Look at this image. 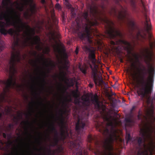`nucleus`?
I'll use <instances>...</instances> for the list:
<instances>
[{"label":"nucleus","instance_id":"59","mask_svg":"<svg viewBox=\"0 0 155 155\" xmlns=\"http://www.w3.org/2000/svg\"><path fill=\"white\" fill-rule=\"evenodd\" d=\"M40 103L41 104H42V105H44V104H43V103L42 102V101H41V102H40Z\"/></svg>","mask_w":155,"mask_h":155},{"label":"nucleus","instance_id":"44","mask_svg":"<svg viewBox=\"0 0 155 155\" xmlns=\"http://www.w3.org/2000/svg\"><path fill=\"white\" fill-rule=\"evenodd\" d=\"M89 86L91 88H92L94 86V84H93L90 83L89 84Z\"/></svg>","mask_w":155,"mask_h":155},{"label":"nucleus","instance_id":"1","mask_svg":"<svg viewBox=\"0 0 155 155\" xmlns=\"http://www.w3.org/2000/svg\"><path fill=\"white\" fill-rule=\"evenodd\" d=\"M90 14L94 18L95 21L90 20L88 18V13L85 12L83 13L82 17L77 18L76 19L77 24L75 27L73 28V31L77 33L79 37L83 43L91 45L93 44L92 36L90 34V29L91 26L96 25L98 24L96 19H99L105 23V33L110 38H114L117 37H120L122 34L120 31L114 27V23L108 19L103 13L101 17V13L98 10L95 5L93 7L90 5L89 7Z\"/></svg>","mask_w":155,"mask_h":155},{"label":"nucleus","instance_id":"38","mask_svg":"<svg viewBox=\"0 0 155 155\" xmlns=\"http://www.w3.org/2000/svg\"><path fill=\"white\" fill-rule=\"evenodd\" d=\"M49 64L52 67H55V65L51 61L50 62Z\"/></svg>","mask_w":155,"mask_h":155},{"label":"nucleus","instance_id":"6","mask_svg":"<svg viewBox=\"0 0 155 155\" xmlns=\"http://www.w3.org/2000/svg\"><path fill=\"white\" fill-rule=\"evenodd\" d=\"M34 30V31L31 32V35L30 36H27L25 34L23 35V37L25 38V40L24 41L22 44V47H25L28 46L27 42L29 41H31V44L32 45H37L36 47V48L39 50H41L42 49L41 48V47L39 43L40 41V39L39 37L36 35L33 38L32 37V34H35V30Z\"/></svg>","mask_w":155,"mask_h":155},{"label":"nucleus","instance_id":"14","mask_svg":"<svg viewBox=\"0 0 155 155\" xmlns=\"http://www.w3.org/2000/svg\"><path fill=\"white\" fill-rule=\"evenodd\" d=\"M89 66L91 68L92 70V75L93 77V80L95 84H97V80L100 77L98 76L97 74V71L93 70V68L92 66L90 64H89Z\"/></svg>","mask_w":155,"mask_h":155},{"label":"nucleus","instance_id":"18","mask_svg":"<svg viewBox=\"0 0 155 155\" xmlns=\"http://www.w3.org/2000/svg\"><path fill=\"white\" fill-rule=\"evenodd\" d=\"M146 36V34L144 33V35H143L141 34V33L140 31H139L137 32L135 36V38L137 40L140 41L141 40V38L145 39Z\"/></svg>","mask_w":155,"mask_h":155},{"label":"nucleus","instance_id":"56","mask_svg":"<svg viewBox=\"0 0 155 155\" xmlns=\"http://www.w3.org/2000/svg\"><path fill=\"white\" fill-rule=\"evenodd\" d=\"M18 116L21 118L22 117V114H20L19 115H18Z\"/></svg>","mask_w":155,"mask_h":155},{"label":"nucleus","instance_id":"51","mask_svg":"<svg viewBox=\"0 0 155 155\" xmlns=\"http://www.w3.org/2000/svg\"><path fill=\"white\" fill-rule=\"evenodd\" d=\"M54 11V9H53V10L52 13V16H53V17L55 15Z\"/></svg>","mask_w":155,"mask_h":155},{"label":"nucleus","instance_id":"15","mask_svg":"<svg viewBox=\"0 0 155 155\" xmlns=\"http://www.w3.org/2000/svg\"><path fill=\"white\" fill-rule=\"evenodd\" d=\"M87 142L90 143H94L96 144L97 142V138L95 136H92L91 134H89L87 137Z\"/></svg>","mask_w":155,"mask_h":155},{"label":"nucleus","instance_id":"45","mask_svg":"<svg viewBox=\"0 0 155 155\" xmlns=\"http://www.w3.org/2000/svg\"><path fill=\"white\" fill-rule=\"evenodd\" d=\"M28 12H25L24 14V15L26 17H27L28 16Z\"/></svg>","mask_w":155,"mask_h":155},{"label":"nucleus","instance_id":"3","mask_svg":"<svg viewBox=\"0 0 155 155\" xmlns=\"http://www.w3.org/2000/svg\"><path fill=\"white\" fill-rule=\"evenodd\" d=\"M11 12L15 13V16H8L4 12L0 14V32L5 35L8 34L14 36L16 32L14 29L11 28L8 30L6 29L7 27L12 25L17 28L18 33L23 31L24 34L30 36L31 32L34 31V29L26 23L23 22L21 18V14H17L12 8Z\"/></svg>","mask_w":155,"mask_h":155},{"label":"nucleus","instance_id":"30","mask_svg":"<svg viewBox=\"0 0 155 155\" xmlns=\"http://www.w3.org/2000/svg\"><path fill=\"white\" fill-rule=\"evenodd\" d=\"M43 73L44 74V75L45 76V77L42 79V81H43V82L44 83V84H43V86H42V88L43 89H44V86H45V84H46V82L45 79V77L46 75V74L45 73V72H43Z\"/></svg>","mask_w":155,"mask_h":155},{"label":"nucleus","instance_id":"43","mask_svg":"<svg viewBox=\"0 0 155 155\" xmlns=\"http://www.w3.org/2000/svg\"><path fill=\"white\" fill-rule=\"evenodd\" d=\"M131 139V137L130 134H128L127 136V140H130Z\"/></svg>","mask_w":155,"mask_h":155},{"label":"nucleus","instance_id":"16","mask_svg":"<svg viewBox=\"0 0 155 155\" xmlns=\"http://www.w3.org/2000/svg\"><path fill=\"white\" fill-rule=\"evenodd\" d=\"M120 41L122 44L127 46L126 48L127 53L129 54H130L131 51H130V43L124 40H120Z\"/></svg>","mask_w":155,"mask_h":155},{"label":"nucleus","instance_id":"46","mask_svg":"<svg viewBox=\"0 0 155 155\" xmlns=\"http://www.w3.org/2000/svg\"><path fill=\"white\" fill-rule=\"evenodd\" d=\"M3 136L4 138H6L7 137L6 134L5 133H3Z\"/></svg>","mask_w":155,"mask_h":155},{"label":"nucleus","instance_id":"28","mask_svg":"<svg viewBox=\"0 0 155 155\" xmlns=\"http://www.w3.org/2000/svg\"><path fill=\"white\" fill-rule=\"evenodd\" d=\"M49 33L52 37L53 38H54L55 36L56 31L54 30L52 31H51Z\"/></svg>","mask_w":155,"mask_h":155},{"label":"nucleus","instance_id":"53","mask_svg":"<svg viewBox=\"0 0 155 155\" xmlns=\"http://www.w3.org/2000/svg\"><path fill=\"white\" fill-rule=\"evenodd\" d=\"M44 149H45V150L46 149L48 151L49 153H50L51 152V150H50V149H48V148H46V147H44Z\"/></svg>","mask_w":155,"mask_h":155},{"label":"nucleus","instance_id":"35","mask_svg":"<svg viewBox=\"0 0 155 155\" xmlns=\"http://www.w3.org/2000/svg\"><path fill=\"white\" fill-rule=\"evenodd\" d=\"M40 59L42 61L44 62V63L45 64V65L46 66V67H48V64L46 63V62L45 61V59L44 58L41 57H40Z\"/></svg>","mask_w":155,"mask_h":155},{"label":"nucleus","instance_id":"39","mask_svg":"<svg viewBox=\"0 0 155 155\" xmlns=\"http://www.w3.org/2000/svg\"><path fill=\"white\" fill-rule=\"evenodd\" d=\"M54 137H58V133L57 131V130H56L55 131H54Z\"/></svg>","mask_w":155,"mask_h":155},{"label":"nucleus","instance_id":"17","mask_svg":"<svg viewBox=\"0 0 155 155\" xmlns=\"http://www.w3.org/2000/svg\"><path fill=\"white\" fill-rule=\"evenodd\" d=\"M130 3L133 11L135 13H138L139 11L137 9L135 1L134 0H131Z\"/></svg>","mask_w":155,"mask_h":155},{"label":"nucleus","instance_id":"29","mask_svg":"<svg viewBox=\"0 0 155 155\" xmlns=\"http://www.w3.org/2000/svg\"><path fill=\"white\" fill-rule=\"evenodd\" d=\"M66 6L68 8V9H71V8H72V10H73V8L72 7V5H71L70 3H69V2H67L66 3Z\"/></svg>","mask_w":155,"mask_h":155},{"label":"nucleus","instance_id":"4","mask_svg":"<svg viewBox=\"0 0 155 155\" xmlns=\"http://www.w3.org/2000/svg\"><path fill=\"white\" fill-rule=\"evenodd\" d=\"M140 74H139V79L138 81V84L139 87L137 91L139 96L142 98L147 97L150 95L153 90L154 81L155 69L151 67L150 69H147L144 66Z\"/></svg>","mask_w":155,"mask_h":155},{"label":"nucleus","instance_id":"26","mask_svg":"<svg viewBox=\"0 0 155 155\" xmlns=\"http://www.w3.org/2000/svg\"><path fill=\"white\" fill-rule=\"evenodd\" d=\"M125 120L127 123L130 124L134 123V120L130 117L126 118Z\"/></svg>","mask_w":155,"mask_h":155},{"label":"nucleus","instance_id":"12","mask_svg":"<svg viewBox=\"0 0 155 155\" xmlns=\"http://www.w3.org/2000/svg\"><path fill=\"white\" fill-rule=\"evenodd\" d=\"M12 2V0H3L2 1V4L4 7H6L7 9V11L10 15V16H15V13L14 12H12V8L14 11L16 12L17 14H20V13L18 14L17 12L15 10L14 8L12 6L10 8L8 7L9 4H11L12 5H13Z\"/></svg>","mask_w":155,"mask_h":155},{"label":"nucleus","instance_id":"20","mask_svg":"<svg viewBox=\"0 0 155 155\" xmlns=\"http://www.w3.org/2000/svg\"><path fill=\"white\" fill-rule=\"evenodd\" d=\"M30 11L31 12V15L35 14L36 12V9L35 5H30Z\"/></svg>","mask_w":155,"mask_h":155},{"label":"nucleus","instance_id":"8","mask_svg":"<svg viewBox=\"0 0 155 155\" xmlns=\"http://www.w3.org/2000/svg\"><path fill=\"white\" fill-rule=\"evenodd\" d=\"M122 9V11H120L117 10L115 7H112L110 11V14L117 18L119 21L122 22H125L127 18V12L125 9Z\"/></svg>","mask_w":155,"mask_h":155},{"label":"nucleus","instance_id":"54","mask_svg":"<svg viewBox=\"0 0 155 155\" xmlns=\"http://www.w3.org/2000/svg\"><path fill=\"white\" fill-rule=\"evenodd\" d=\"M135 108V106H133L131 109V111L132 112L133 110Z\"/></svg>","mask_w":155,"mask_h":155},{"label":"nucleus","instance_id":"33","mask_svg":"<svg viewBox=\"0 0 155 155\" xmlns=\"http://www.w3.org/2000/svg\"><path fill=\"white\" fill-rule=\"evenodd\" d=\"M14 126V124H9L8 125V127L10 130L13 129Z\"/></svg>","mask_w":155,"mask_h":155},{"label":"nucleus","instance_id":"24","mask_svg":"<svg viewBox=\"0 0 155 155\" xmlns=\"http://www.w3.org/2000/svg\"><path fill=\"white\" fill-rule=\"evenodd\" d=\"M79 68L81 71L84 74H86L87 73V70L88 67L86 65H84L81 67H79Z\"/></svg>","mask_w":155,"mask_h":155},{"label":"nucleus","instance_id":"60","mask_svg":"<svg viewBox=\"0 0 155 155\" xmlns=\"http://www.w3.org/2000/svg\"><path fill=\"white\" fill-rule=\"evenodd\" d=\"M2 114L1 113H0V118L2 116Z\"/></svg>","mask_w":155,"mask_h":155},{"label":"nucleus","instance_id":"10","mask_svg":"<svg viewBox=\"0 0 155 155\" xmlns=\"http://www.w3.org/2000/svg\"><path fill=\"white\" fill-rule=\"evenodd\" d=\"M59 112L60 116V120L61 125V139L62 140L64 141L68 136L69 134L67 130H64L63 129V127H64V119L63 116L64 112L62 109H60Z\"/></svg>","mask_w":155,"mask_h":155},{"label":"nucleus","instance_id":"47","mask_svg":"<svg viewBox=\"0 0 155 155\" xmlns=\"http://www.w3.org/2000/svg\"><path fill=\"white\" fill-rule=\"evenodd\" d=\"M75 53L76 54H78V48H76Z\"/></svg>","mask_w":155,"mask_h":155},{"label":"nucleus","instance_id":"13","mask_svg":"<svg viewBox=\"0 0 155 155\" xmlns=\"http://www.w3.org/2000/svg\"><path fill=\"white\" fill-rule=\"evenodd\" d=\"M91 101L92 103L95 105L96 108L97 109H99L100 108V106L97 94H96L94 96L92 97L91 98Z\"/></svg>","mask_w":155,"mask_h":155},{"label":"nucleus","instance_id":"36","mask_svg":"<svg viewBox=\"0 0 155 155\" xmlns=\"http://www.w3.org/2000/svg\"><path fill=\"white\" fill-rule=\"evenodd\" d=\"M78 90H77L76 91H72V93L74 97H77L78 96L77 94Z\"/></svg>","mask_w":155,"mask_h":155},{"label":"nucleus","instance_id":"37","mask_svg":"<svg viewBox=\"0 0 155 155\" xmlns=\"http://www.w3.org/2000/svg\"><path fill=\"white\" fill-rule=\"evenodd\" d=\"M23 0L25 4L26 5H27L28 4L29 2L30 1H31V0Z\"/></svg>","mask_w":155,"mask_h":155},{"label":"nucleus","instance_id":"22","mask_svg":"<svg viewBox=\"0 0 155 155\" xmlns=\"http://www.w3.org/2000/svg\"><path fill=\"white\" fill-rule=\"evenodd\" d=\"M59 141L58 137H54V141L52 142L51 144H50V146L53 147H55L58 145Z\"/></svg>","mask_w":155,"mask_h":155},{"label":"nucleus","instance_id":"21","mask_svg":"<svg viewBox=\"0 0 155 155\" xmlns=\"http://www.w3.org/2000/svg\"><path fill=\"white\" fill-rule=\"evenodd\" d=\"M14 3L15 4L17 5L16 8L20 12H22L23 11L24 9V5H22L20 6L19 3L16 1Z\"/></svg>","mask_w":155,"mask_h":155},{"label":"nucleus","instance_id":"23","mask_svg":"<svg viewBox=\"0 0 155 155\" xmlns=\"http://www.w3.org/2000/svg\"><path fill=\"white\" fill-rule=\"evenodd\" d=\"M97 84H95L96 85H101L102 84H105V82L103 81L102 78L101 76H100L97 79Z\"/></svg>","mask_w":155,"mask_h":155},{"label":"nucleus","instance_id":"40","mask_svg":"<svg viewBox=\"0 0 155 155\" xmlns=\"http://www.w3.org/2000/svg\"><path fill=\"white\" fill-rule=\"evenodd\" d=\"M22 123L25 125L30 124V123L28 120L26 121H23Z\"/></svg>","mask_w":155,"mask_h":155},{"label":"nucleus","instance_id":"61","mask_svg":"<svg viewBox=\"0 0 155 155\" xmlns=\"http://www.w3.org/2000/svg\"><path fill=\"white\" fill-rule=\"evenodd\" d=\"M66 91V90H64V92H63V93H64V94L65 93V92Z\"/></svg>","mask_w":155,"mask_h":155},{"label":"nucleus","instance_id":"31","mask_svg":"<svg viewBox=\"0 0 155 155\" xmlns=\"http://www.w3.org/2000/svg\"><path fill=\"white\" fill-rule=\"evenodd\" d=\"M18 119L17 117L16 116L14 117L13 120L14 121V122L16 124H18Z\"/></svg>","mask_w":155,"mask_h":155},{"label":"nucleus","instance_id":"52","mask_svg":"<svg viewBox=\"0 0 155 155\" xmlns=\"http://www.w3.org/2000/svg\"><path fill=\"white\" fill-rule=\"evenodd\" d=\"M51 69H50L49 68H48L47 70V72L48 73H49L51 71Z\"/></svg>","mask_w":155,"mask_h":155},{"label":"nucleus","instance_id":"49","mask_svg":"<svg viewBox=\"0 0 155 155\" xmlns=\"http://www.w3.org/2000/svg\"><path fill=\"white\" fill-rule=\"evenodd\" d=\"M47 138H48V140H51V138H50V135H49V134H48L47 135Z\"/></svg>","mask_w":155,"mask_h":155},{"label":"nucleus","instance_id":"41","mask_svg":"<svg viewBox=\"0 0 155 155\" xmlns=\"http://www.w3.org/2000/svg\"><path fill=\"white\" fill-rule=\"evenodd\" d=\"M37 52L35 51H34L32 53V55L36 57L37 56Z\"/></svg>","mask_w":155,"mask_h":155},{"label":"nucleus","instance_id":"7","mask_svg":"<svg viewBox=\"0 0 155 155\" xmlns=\"http://www.w3.org/2000/svg\"><path fill=\"white\" fill-rule=\"evenodd\" d=\"M82 48L86 53L88 54L89 58L91 61L92 64L94 66L93 70L97 71V68L98 66L96 64V63H98L100 62L97 61L96 59L95 50L91 46H87L86 45L83 46Z\"/></svg>","mask_w":155,"mask_h":155},{"label":"nucleus","instance_id":"27","mask_svg":"<svg viewBox=\"0 0 155 155\" xmlns=\"http://www.w3.org/2000/svg\"><path fill=\"white\" fill-rule=\"evenodd\" d=\"M83 100L84 101V102H87V106L89 105V103H90V101H89V99L88 98H87V97H86L84 98H83Z\"/></svg>","mask_w":155,"mask_h":155},{"label":"nucleus","instance_id":"25","mask_svg":"<svg viewBox=\"0 0 155 155\" xmlns=\"http://www.w3.org/2000/svg\"><path fill=\"white\" fill-rule=\"evenodd\" d=\"M50 128L52 132H54L57 130L55 127V125L53 123H52L50 124Z\"/></svg>","mask_w":155,"mask_h":155},{"label":"nucleus","instance_id":"2","mask_svg":"<svg viewBox=\"0 0 155 155\" xmlns=\"http://www.w3.org/2000/svg\"><path fill=\"white\" fill-rule=\"evenodd\" d=\"M117 115V113L112 112L108 116H105L104 118L106 121L105 126L103 125V123L100 124L97 122L96 127L102 133L105 139L102 145L103 151L101 152L98 151L95 155H113L111 152L114 149L112 143L117 139V131L114 128L113 121L116 120L115 117Z\"/></svg>","mask_w":155,"mask_h":155},{"label":"nucleus","instance_id":"11","mask_svg":"<svg viewBox=\"0 0 155 155\" xmlns=\"http://www.w3.org/2000/svg\"><path fill=\"white\" fill-rule=\"evenodd\" d=\"M145 21L144 22V29L148 34V38L149 41H153L152 39V35L150 31L151 29V25L150 23V20L147 18L146 15H145Z\"/></svg>","mask_w":155,"mask_h":155},{"label":"nucleus","instance_id":"57","mask_svg":"<svg viewBox=\"0 0 155 155\" xmlns=\"http://www.w3.org/2000/svg\"><path fill=\"white\" fill-rule=\"evenodd\" d=\"M38 142L39 144V145H41V142L39 140Z\"/></svg>","mask_w":155,"mask_h":155},{"label":"nucleus","instance_id":"63","mask_svg":"<svg viewBox=\"0 0 155 155\" xmlns=\"http://www.w3.org/2000/svg\"><path fill=\"white\" fill-rule=\"evenodd\" d=\"M26 134H29L28 133V132L27 131V132L26 133Z\"/></svg>","mask_w":155,"mask_h":155},{"label":"nucleus","instance_id":"5","mask_svg":"<svg viewBox=\"0 0 155 155\" xmlns=\"http://www.w3.org/2000/svg\"><path fill=\"white\" fill-rule=\"evenodd\" d=\"M88 124V122L87 119H80L78 117L77 122L75 125V130L77 134L75 139L73 140L71 143V149L73 153H76L79 155H83V148L81 146L82 139L81 136L83 134L84 128L87 127Z\"/></svg>","mask_w":155,"mask_h":155},{"label":"nucleus","instance_id":"48","mask_svg":"<svg viewBox=\"0 0 155 155\" xmlns=\"http://www.w3.org/2000/svg\"><path fill=\"white\" fill-rule=\"evenodd\" d=\"M32 62L33 64H34L36 66H37V61H32Z\"/></svg>","mask_w":155,"mask_h":155},{"label":"nucleus","instance_id":"9","mask_svg":"<svg viewBox=\"0 0 155 155\" xmlns=\"http://www.w3.org/2000/svg\"><path fill=\"white\" fill-rule=\"evenodd\" d=\"M149 45L150 49L149 50L148 48L146 49V51L147 54L146 58L147 60H145V62L149 67L150 65V62L153 61L155 59L153 55V50L155 48V42L153 40L149 41Z\"/></svg>","mask_w":155,"mask_h":155},{"label":"nucleus","instance_id":"64","mask_svg":"<svg viewBox=\"0 0 155 155\" xmlns=\"http://www.w3.org/2000/svg\"><path fill=\"white\" fill-rule=\"evenodd\" d=\"M120 62H123V60L122 59L121 60H120Z\"/></svg>","mask_w":155,"mask_h":155},{"label":"nucleus","instance_id":"42","mask_svg":"<svg viewBox=\"0 0 155 155\" xmlns=\"http://www.w3.org/2000/svg\"><path fill=\"white\" fill-rule=\"evenodd\" d=\"M41 2L43 4H46V1L45 0H41Z\"/></svg>","mask_w":155,"mask_h":155},{"label":"nucleus","instance_id":"19","mask_svg":"<svg viewBox=\"0 0 155 155\" xmlns=\"http://www.w3.org/2000/svg\"><path fill=\"white\" fill-rule=\"evenodd\" d=\"M128 25L130 31L133 32L135 29L136 26L135 22L134 21L130 20L129 22Z\"/></svg>","mask_w":155,"mask_h":155},{"label":"nucleus","instance_id":"58","mask_svg":"<svg viewBox=\"0 0 155 155\" xmlns=\"http://www.w3.org/2000/svg\"><path fill=\"white\" fill-rule=\"evenodd\" d=\"M37 61H39V62L40 61V59L39 58H38L37 59Z\"/></svg>","mask_w":155,"mask_h":155},{"label":"nucleus","instance_id":"50","mask_svg":"<svg viewBox=\"0 0 155 155\" xmlns=\"http://www.w3.org/2000/svg\"><path fill=\"white\" fill-rule=\"evenodd\" d=\"M35 103V102H33L32 103H31V105H32V106H31V109H32V110H33V104Z\"/></svg>","mask_w":155,"mask_h":155},{"label":"nucleus","instance_id":"34","mask_svg":"<svg viewBox=\"0 0 155 155\" xmlns=\"http://www.w3.org/2000/svg\"><path fill=\"white\" fill-rule=\"evenodd\" d=\"M55 8L58 10L60 9H61V6L59 3H57L55 6Z\"/></svg>","mask_w":155,"mask_h":155},{"label":"nucleus","instance_id":"62","mask_svg":"<svg viewBox=\"0 0 155 155\" xmlns=\"http://www.w3.org/2000/svg\"><path fill=\"white\" fill-rule=\"evenodd\" d=\"M129 58H130V60H131V61H132V58H130V56H129Z\"/></svg>","mask_w":155,"mask_h":155},{"label":"nucleus","instance_id":"55","mask_svg":"<svg viewBox=\"0 0 155 155\" xmlns=\"http://www.w3.org/2000/svg\"><path fill=\"white\" fill-rule=\"evenodd\" d=\"M62 19H63V20L64 21L65 20V17H64V16H62Z\"/></svg>","mask_w":155,"mask_h":155},{"label":"nucleus","instance_id":"32","mask_svg":"<svg viewBox=\"0 0 155 155\" xmlns=\"http://www.w3.org/2000/svg\"><path fill=\"white\" fill-rule=\"evenodd\" d=\"M134 56L135 58L136 62H139V57L138 55L137 54H134Z\"/></svg>","mask_w":155,"mask_h":155}]
</instances>
